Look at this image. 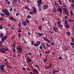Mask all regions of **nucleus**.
I'll list each match as a JSON object with an SVG mask.
<instances>
[{
  "mask_svg": "<svg viewBox=\"0 0 74 74\" xmlns=\"http://www.w3.org/2000/svg\"><path fill=\"white\" fill-rule=\"evenodd\" d=\"M5 3L7 4H8V5H10L11 3L9 1L7 0H5Z\"/></svg>",
  "mask_w": 74,
  "mask_h": 74,
  "instance_id": "nucleus-10",
  "label": "nucleus"
},
{
  "mask_svg": "<svg viewBox=\"0 0 74 74\" xmlns=\"http://www.w3.org/2000/svg\"><path fill=\"white\" fill-rule=\"evenodd\" d=\"M3 20H4V19H3V18H0V21H3Z\"/></svg>",
  "mask_w": 74,
  "mask_h": 74,
  "instance_id": "nucleus-55",
  "label": "nucleus"
},
{
  "mask_svg": "<svg viewBox=\"0 0 74 74\" xmlns=\"http://www.w3.org/2000/svg\"><path fill=\"white\" fill-rule=\"evenodd\" d=\"M49 33H51V34H53V32H52V31H49Z\"/></svg>",
  "mask_w": 74,
  "mask_h": 74,
  "instance_id": "nucleus-54",
  "label": "nucleus"
},
{
  "mask_svg": "<svg viewBox=\"0 0 74 74\" xmlns=\"http://www.w3.org/2000/svg\"><path fill=\"white\" fill-rule=\"evenodd\" d=\"M70 44L71 45V46H74V43L73 42H71L70 43Z\"/></svg>",
  "mask_w": 74,
  "mask_h": 74,
  "instance_id": "nucleus-23",
  "label": "nucleus"
},
{
  "mask_svg": "<svg viewBox=\"0 0 74 74\" xmlns=\"http://www.w3.org/2000/svg\"><path fill=\"white\" fill-rule=\"evenodd\" d=\"M8 50V49L5 48V49L4 50V51H7Z\"/></svg>",
  "mask_w": 74,
  "mask_h": 74,
  "instance_id": "nucleus-46",
  "label": "nucleus"
},
{
  "mask_svg": "<svg viewBox=\"0 0 74 74\" xmlns=\"http://www.w3.org/2000/svg\"><path fill=\"white\" fill-rule=\"evenodd\" d=\"M7 67H8V68H10V69H12V67H11V66H9V65H7Z\"/></svg>",
  "mask_w": 74,
  "mask_h": 74,
  "instance_id": "nucleus-34",
  "label": "nucleus"
},
{
  "mask_svg": "<svg viewBox=\"0 0 74 74\" xmlns=\"http://www.w3.org/2000/svg\"><path fill=\"white\" fill-rule=\"evenodd\" d=\"M71 38L72 39V42H74V38H73V37H71Z\"/></svg>",
  "mask_w": 74,
  "mask_h": 74,
  "instance_id": "nucleus-40",
  "label": "nucleus"
},
{
  "mask_svg": "<svg viewBox=\"0 0 74 74\" xmlns=\"http://www.w3.org/2000/svg\"><path fill=\"white\" fill-rule=\"evenodd\" d=\"M59 58L60 60L62 59V58L61 56L59 57Z\"/></svg>",
  "mask_w": 74,
  "mask_h": 74,
  "instance_id": "nucleus-61",
  "label": "nucleus"
},
{
  "mask_svg": "<svg viewBox=\"0 0 74 74\" xmlns=\"http://www.w3.org/2000/svg\"><path fill=\"white\" fill-rule=\"evenodd\" d=\"M58 26H59V28H62L63 27V25H62L61 24H59Z\"/></svg>",
  "mask_w": 74,
  "mask_h": 74,
  "instance_id": "nucleus-24",
  "label": "nucleus"
},
{
  "mask_svg": "<svg viewBox=\"0 0 74 74\" xmlns=\"http://www.w3.org/2000/svg\"><path fill=\"white\" fill-rule=\"evenodd\" d=\"M34 45V42L33 41H32L31 42V45Z\"/></svg>",
  "mask_w": 74,
  "mask_h": 74,
  "instance_id": "nucleus-50",
  "label": "nucleus"
},
{
  "mask_svg": "<svg viewBox=\"0 0 74 74\" xmlns=\"http://www.w3.org/2000/svg\"><path fill=\"white\" fill-rule=\"evenodd\" d=\"M6 36H7V34H6L5 35V36H4L3 37V36H4V34H3L2 33H1L0 34V37H1V38H1V40L2 42H5V40H6V38H8V37Z\"/></svg>",
  "mask_w": 74,
  "mask_h": 74,
  "instance_id": "nucleus-1",
  "label": "nucleus"
},
{
  "mask_svg": "<svg viewBox=\"0 0 74 74\" xmlns=\"http://www.w3.org/2000/svg\"><path fill=\"white\" fill-rule=\"evenodd\" d=\"M27 62H28V63H29V62H32V60L29 57L27 58Z\"/></svg>",
  "mask_w": 74,
  "mask_h": 74,
  "instance_id": "nucleus-12",
  "label": "nucleus"
},
{
  "mask_svg": "<svg viewBox=\"0 0 74 74\" xmlns=\"http://www.w3.org/2000/svg\"><path fill=\"white\" fill-rule=\"evenodd\" d=\"M18 49H19V51H21V52H22V48H21L20 47H19L18 48Z\"/></svg>",
  "mask_w": 74,
  "mask_h": 74,
  "instance_id": "nucleus-29",
  "label": "nucleus"
},
{
  "mask_svg": "<svg viewBox=\"0 0 74 74\" xmlns=\"http://www.w3.org/2000/svg\"><path fill=\"white\" fill-rule=\"evenodd\" d=\"M42 26H39L38 27V29L39 30H41L42 29Z\"/></svg>",
  "mask_w": 74,
  "mask_h": 74,
  "instance_id": "nucleus-16",
  "label": "nucleus"
},
{
  "mask_svg": "<svg viewBox=\"0 0 74 74\" xmlns=\"http://www.w3.org/2000/svg\"><path fill=\"white\" fill-rule=\"evenodd\" d=\"M52 28L53 29V30H54V32H55L56 33L58 32V28H57V27H52Z\"/></svg>",
  "mask_w": 74,
  "mask_h": 74,
  "instance_id": "nucleus-8",
  "label": "nucleus"
},
{
  "mask_svg": "<svg viewBox=\"0 0 74 74\" xmlns=\"http://www.w3.org/2000/svg\"><path fill=\"white\" fill-rule=\"evenodd\" d=\"M43 39L45 41H48V39H46V38H43Z\"/></svg>",
  "mask_w": 74,
  "mask_h": 74,
  "instance_id": "nucleus-32",
  "label": "nucleus"
},
{
  "mask_svg": "<svg viewBox=\"0 0 74 74\" xmlns=\"http://www.w3.org/2000/svg\"><path fill=\"white\" fill-rule=\"evenodd\" d=\"M2 12L3 13L5 14V15H10V13L8 12V10L7 9H2Z\"/></svg>",
  "mask_w": 74,
  "mask_h": 74,
  "instance_id": "nucleus-2",
  "label": "nucleus"
},
{
  "mask_svg": "<svg viewBox=\"0 0 74 74\" xmlns=\"http://www.w3.org/2000/svg\"><path fill=\"white\" fill-rule=\"evenodd\" d=\"M47 61V59H45L43 60V62H46Z\"/></svg>",
  "mask_w": 74,
  "mask_h": 74,
  "instance_id": "nucleus-48",
  "label": "nucleus"
},
{
  "mask_svg": "<svg viewBox=\"0 0 74 74\" xmlns=\"http://www.w3.org/2000/svg\"><path fill=\"white\" fill-rule=\"evenodd\" d=\"M37 3L38 4V6H40L41 4H42V1H37Z\"/></svg>",
  "mask_w": 74,
  "mask_h": 74,
  "instance_id": "nucleus-9",
  "label": "nucleus"
},
{
  "mask_svg": "<svg viewBox=\"0 0 74 74\" xmlns=\"http://www.w3.org/2000/svg\"><path fill=\"white\" fill-rule=\"evenodd\" d=\"M71 7H74V4H72L71 5Z\"/></svg>",
  "mask_w": 74,
  "mask_h": 74,
  "instance_id": "nucleus-58",
  "label": "nucleus"
},
{
  "mask_svg": "<svg viewBox=\"0 0 74 74\" xmlns=\"http://www.w3.org/2000/svg\"><path fill=\"white\" fill-rule=\"evenodd\" d=\"M3 26H2V25H0V29H2V28H3Z\"/></svg>",
  "mask_w": 74,
  "mask_h": 74,
  "instance_id": "nucleus-63",
  "label": "nucleus"
},
{
  "mask_svg": "<svg viewBox=\"0 0 74 74\" xmlns=\"http://www.w3.org/2000/svg\"><path fill=\"white\" fill-rule=\"evenodd\" d=\"M71 2L73 3H74V0H71Z\"/></svg>",
  "mask_w": 74,
  "mask_h": 74,
  "instance_id": "nucleus-57",
  "label": "nucleus"
},
{
  "mask_svg": "<svg viewBox=\"0 0 74 74\" xmlns=\"http://www.w3.org/2000/svg\"><path fill=\"white\" fill-rule=\"evenodd\" d=\"M25 21L26 22H27V23H29V22H30V21H29V20H28V19H27L25 20Z\"/></svg>",
  "mask_w": 74,
  "mask_h": 74,
  "instance_id": "nucleus-38",
  "label": "nucleus"
},
{
  "mask_svg": "<svg viewBox=\"0 0 74 74\" xmlns=\"http://www.w3.org/2000/svg\"><path fill=\"white\" fill-rule=\"evenodd\" d=\"M57 11L58 12H60V15H62V14L63 12H62V9H61V8H59L58 10Z\"/></svg>",
  "mask_w": 74,
  "mask_h": 74,
  "instance_id": "nucleus-5",
  "label": "nucleus"
},
{
  "mask_svg": "<svg viewBox=\"0 0 74 74\" xmlns=\"http://www.w3.org/2000/svg\"><path fill=\"white\" fill-rule=\"evenodd\" d=\"M22 32V30L20 29H19L18 31V33H21Z\"/></svg>",
  "mask_w": 74,
  "mask_h": 74,
  "instance_id": "nucleus-28",
  "label": "nucleus"
},
{
  "mask_svg": "<svg viewBox=\"0 0 74 74\" xmlns=\"http://www.w3.org/2000/svg\"><path fill=\"white\" fill-rule=\"evenodd\" d=\"M44 29L46 32L48 31V28L47 27L45 28H44Z\"/></svg>",
  "mask_w": 74,
  "mask_h": 74,
  "instance_id": "nucleus-37",
  "label": "nucleus"
},
{
  "mask_svg": "<svg viewBox=\"0 0 74 74\" xmlns=\"http://www.w3.org/2000/svg\"><path fill=\"white\" fill-rule=\"evenodd\" d=\"M36 44L38 45V46H39L40 45V44L41 43V42L40 41H37L36 42Z\"/></svg>",
  "mask_w": 74,
  "mask_h": 74,
  "instance_id": "nucleus-15",
  "label": "nucleus"
},
{
  "mask_svg": "<svg viewBox=\"0 0 74 74\" xmlns=\"http://www.w3.org/2000/svg\"><path fill=\"white\" fill-rule=\"evenodd\" d=\"M42 46H43L44 47H45V44H44V43H42Z\"/></svg>",
  "mask_w": 74,
  "mask_h": 74,
  "instance_id": "nucleus-56",
  "label": "nucleus"
},
{
  "mask_svg": "<svg viewBox=\"0 0 74 74\" xmlns=\"http://www.w3.org/2000/svg\"><path fill=\"white\" fill-rule=\"evenodd\" d=\"M32 9L33 10V11H34V12H35L36 13H37V12H36V8L34 7H33Z\"/></svg>",
  "mask_w": 74,
  "mask_h": 74,
  "instance_id": "nucleus-14",
  "label": "nucleus"
},
{
  "mask_svg": "<svg viewBox=\"0 0 74 74\" xmlns=\"http://www.w3.org/2000/svg\"><path fill=\"white\" fill-rule=\"evenodd\" d=\"M13 47L14 48H15V44H13Z\"/></svg>",
  "mask_w": 74,
  "mask_h": 74,
  "instance_id": "nucleus-59",
  "label": "nucleus"
},
{
  "mask_svg": "<svg viewBox=\"0 0 74 74\" xmlns=\"http://www.w3.org/2000/svg\"><path fill=\"white\" fill-rule=\"evenodd\" d=\"M70 14L71 15H74V14H73V11L71 10L70 11Z\"/></svg>",
  "mask_w": 74,
  "mask_h": 74,
  "instance_id": "nucleus-30",
  "label": "nucleus"
},
{
  "mask_svg": "<svg viewBox=\"0 0 74 74\" xmlns=\"http://www.w3.org/2000/svg\"><path fill=\"white\" fill-rule=\"evenodd\" d=\"M65 25H66L65 27H66L67 28H70V26L69 25V24H68Z\"/></svg>",
  "mask_w": 74,
  "mask_h": 74,
  "instance_id": "nucleus-22",
  "label": "nucleus"
},
{
  "mask_svg": "<svg viewBox=\"0 0 74 74\" xmlns=\"http://www.w3.org/2000/svg\"><path fill=\"white\" fill-rule=\"evenodd\" d=\"M59 72V70L54 71V70H53V74H55L56 73H57L58 72Z\"/></svg>",
  "mask_w": 74,
  "mask_h": 74,
  "instance_id": "nucleus-11",
  "label": "nucleus"
},
{
  "mask_svg": "<svg viewBox=\"0 0 74 74\" xmlns=\"http://www.w3.org/2000/svg\"><path fill=\"white\" fill-rule=\"evenodd\" d=\"M5 66L4 65H1L0 66V68H5Z\"/></svg>",
  "mask_w": 74,
  "mask_h": 74,
  "instance_id": "nucleus-42",
  "label": "nucleus"
},
{
  "mask_svg": "<svg viewBox=\"0 0 74 74\" xmlns=\"http://www.w3.org/2000/svg\"><path fill=\"white\" fill-rule=\"evenodd\" d=\"M39 11H41V8H40V7L39 8Z\"/></svg>",
  "mask_w": 74,
  "mask_h": 74,
  "instance_id": "nucleus-52",
  "label": "nucleus"
},
{
  "mask_svg": "<svg viewBox=\"0 0 74 74\" xmlns=\"http://www.w3.org/2000/svg\"><path fill=\"white\" fill-rule=\"evenodd\" d=\"M63 12L64 14H65L66 15H67L69 14V13H68V11L67 10V8L66 7L64 8V9H63Z\"/></svg>",
  "mask_w": 74,
  "mask_h": 74,
  "instance_id": "nucleus-3",
  "label": "nucleus"
},
{
  "mask_svg": "<svg viewBox=\"0 0 74 74\" xmlns=\"http://www.w3.org/2000/svg\"><path fill=\"white\" fill-rule=\"evenodd\" d=\"M12 49L13 52H15V51L16 50L15 49Z\"/></svg>",
  "mask_w": 74,
  "mask_h": 74,
  "instance_id": "nucleus-41",
  "label": "nucleus"
},
{
  "mask_svg": "<svg viewBox=\"0 0 74 74\" xmlns=\"http://www.w3.org/2000/svg\"><path fill=\"white\" fill-rule=\"evenodd\" d=\"M13 1L14 3H17V1L16 0H13Z\"/></svg>",
  "mask_w": 74,
  "mask_h": 74,
  "instance_id": "nucleus-31",
  "label": "nucleus"
},
{
  "mask_svg": "<svg viewBox=\"0 0 74 74\" xmlns=\"http://www.w3.org/2000/svg\"><path fill=\"white\" fill-rule=\"evenodd\" d=\"M34 71L35 72V73H38V71L36 69H34Z\"/></svg>",
  "mask_w": 74,
  "mask_h": 74,
  "instance_id": "nucleus-20",
  "label": "nucleus"
},
{
  "mask_svg": "<svg viewBox=\"0 0 74 74\" xmlns=\"http://www.w3.org/2000/svg\"><path fill=\"white\" fill-rule=\"evenodd\" d=\"M68 21H67V20H65V22L64 23L65 25H66L67 24H68Z\"/></svg>",
  "mask_w": 74,
  "mask_h": 74,
  "instance_id": "nucleus-25",
  "label": "nucleus"
},
{
  "mask_svg": "<svg viewBox=\"0 0 74 74\" xmlns=\"http://www.w3.org/2000/svg\"><path fill=\"white\" fill-rule=\"evenodd\" d=\"M25 9H26L28 10H29V7H28L26 5H25Z\"/></svg>",
  "mask_w": 74,
  "mask_h": 74,
  "instance_id": "nucleus-17",
  "label": "nucleus"
},
{
  "mask_svg": "<svg viewBox=\"0 0 74 74\" xmlns=\"http://www.w3.org/2000/svg\"><path fill=\"white\" fill-rule=\"evenodd\" d=\"M34 47H38V45H37V43H34Z\"/></svg>",
  "mask_w": 74,
  "mask_h": 74,
  "instance_id": "nucleus-27",
  "label": "nucleus"
},
{
  "mask_svg": "<svg viewBox=\"0 0 74 74\" xmlns=\"http://www.w3.org/2000/svg\"><path fill=\"white\" fill-rule=\"evenodd\" d=\"M28 34L29 36H30V35H31V34H30V33L29 32L28 33Z\"/></svg>",
  "mask_w": 74,
  "mask_h": 74,
  "instance_id": "nucleus-64",
  "label": "nucleus"
},
{
  "mask_svg": "<svg viewBox=\"0 0 74 74\" xmlns=\"http://www.w3.org/2000/svg\"><path fill=\"white\" fill-rule=\"evenodd\" d=\"M50 67V65H49V66H48L45 68V69H49V68Z\"/></svg>",
  "mask_w": 74,
  "mask_h": 74,
  "instance_id": "nucleus-21",
  "label": "nucleus"
},
{
  "mask_svg": "<svg viewBox=\"0 0 74 74\" xmlns=\"http://www.w3.org/2000/svg\"><path fill=\"white\" fill-rule=\"evenodd\" d=\"M0 14L1 15V16H5V14H3V13H1Z\"/></svg>",
  "mask_w": 74,
  "mask_h": 74,
  "instance_id": "nucleus-26",
  "label": "nucleus"
},
{
  "mask_svg": "<svg viewBox=\"0 0 74 74\" xmlns=\"http://www.w3.org/2000/svg\"><path fill=\"white\" fill-rule=\"evenodd\" d=\"M55 5H58L59 6V5H58V4L56 2H55Z\"/></svg>",
  "mask_w": 74,
  "mask_h": 74,
  "instance_id": "nucleus-47",
  "label": "nucleus"
},
{
  "mask_svg": "<svg viewBox=\"0 0 74 74\" xmlns=\"http://www.w3.org/2000/svg\"><path fill=\"white\" fill-rule=\"evenodd\" d=\"M29 73L30 74H35L34 73H32V72L31 71Z\"/></svg>",
  "mask_w": 74,
  "mask_h": 74,
  "instance_id": "nucleus-60",
  "label": "nucleus"
},
{
  "mask_svg": "<svg viewBox=\"0 0 74 74\" xmlns=\"http://www.w3.org/2000/svg\"><path fill=\"white\" fill-rule=\"evenodd\" d=\"M21 23H22V25H23L24 26H26V25H27V23H26V21H22Z\"/></svg>",
  "mask_w": 74,
  "mask_h": 74,
  "instance_id": "nucleus-6",
  "label": "nucleus"
},
{
  "mask_svg": "<svg viewBox=\"0 0 74 74\" xmlns=\"http://www.w3.org/2000/svg\"><path fill=\"white\" fill-rule=\"evenodd\" d=\"M11 29L12 30H14V27L12 26L11 27Z\"/></svg>",
  "mask_w": 74,
  "mask_h": 74,
  "instance_id": "nucleus-53",
  "label": "nucleus"
},
{
  "mask_svg": "<svg viewBox=\"0 0 74 74\" xmlns=\"http://www.w3.org/2000/svg\"><path fill=\"white\" fill-rule=\"evenodd\" d=\"M18 26L19 27H21V23H18Z\"/></svg>",
  "mask_w": 74,
  "mask_h": 74,
  "instance_id": "nucleus-39",
  "label": "nucleus"
},
{
  "mask_svg": "<svg viewBox=\"0 0 74 74\" xmlns=\"http://www.w3.org/2000/svg\"><path fill=\"white\" fill-rule=\"evenodd\" d=\"M39 48L40 49H42V46H40L39 47Z\"/></svg>",
  "mask_w": 74,
  "mask_h": 74,
  "instance_id": "nucleus-49",
  "label": "nucleus"
},
{
  "mask_svg": "<svg viewBox=\"0 0 74 74\" xmlns=\"http://www.w3.org/2000/svg\"><path fill=\"white\" fill-rule=\"evenodd\" d=\"M41 19L42 20V22H45V19L44 18H42Z\"/></svg>",
  "mask_w": 74,
  "mask_h": 74,
  "instance_id": "nucleus-33",
  "label": "nucleus"
},
{
  "mask_svg": "<svg viewBox=\"0 0 74 74\" xmlns=\"http://www.w3.org/2000/svg\"><path fill=\"white\" fill-rule=\"evenodd\" d=\"M70 22H74V20H73L72 19H70Z\"/></svg>",
  "mask_w": 74,
  "mask_h": 74,
  "instance_id": "nucleus-35",
  "label": "nucleus"
},
{
  "mask_svg": "<svg viewBox=\"0 0 74 74\" xmlns=\"http://www.w3.org/2000/svg\"><path fill=\"white\" fill-rule=\"evenodd\" d=\"M53 11H54V12H57V10H56L55 9H54L53 10Z\"/></svg>",
  "mask_w": 74,
  "mask_h": 74,
  "instance_id": "nucleus-51",
  "label": "nucleus"
},
{
  "mask_svg": "<svg viewBox=\"0 0 74 74\" xmlns=\"http://www.w3.org/2000/svg\"><path fill=\"white\" fill-rule=\"evenodd\" d=\"M66 34L68 35V36H70L71 35V34H70V32H66Z\"/></svg>",
  "mask_w": 74,
  "mask_h": 74,
  "instance_id": "nucleus-18",
  "label": "nucleus"
},
{
  "mask_svg": "<svg viewBox=\"0 0 74 74\" xmlns=\"http://www.w3.org/2000/svg\"><path fill=\"white\" fill-rule=\"evenodd\" d=\"M21 33H20L18 34V37H19V38H21Z\"/></svg>",
  "mask_w": 74,
  "mask_h": 74,
  "instance_id": "nucleus-45",
  "label": "nucleus"
},
{
  "mask_svg": "<svg viewBox=\"0 0 74 74\" xmlns=\"http://www.w3.org/2000/svg\"><path fill=\"white\" fill-rule=\"evenodd\" d=\"M46 45L47 46H48V47H50V45H48V44H47Z\"/></svg>",
  "mask_w": 74,
  "mask_h": 74,
  "instance_id": "nucleus-62",
  "label": "nucleus"
},
{
  "mask_svg": "<svg viewBox=\"0 0 74 74\" xmlns=\"http://www.w3.org/2000/svg\"><path fill=\"white\" fill-rule=\"evenodd\" d=\"M3 68L4 67H0L1 70V71H4V68Z\"/></svg>",
  "mask_w": 74,
  "mask_h": 74,
  "instance_id": "nucleus-36",
  "label": "nucleus"
},
{
  "mask_svg": "<svg viewBox=\"0 0 74 74\" xmlns=\"http://www.w3.org/2000/svg\"><path fill=\"white\" fill-rule=\"evenodd\" d=\"M32 18V16L30 15H28L27 16V18Z\"/></svg>",
  "mask_w": 74,
  "mask_h": 74,
  "instance_id": "nucleus-44",
  "label": "nucleus"
},
{
  "mask_svg": "<svg viewBox=\"0 0 74 74\" xmlns=\"http://www.w3.org/2000/svg\"><path fill=\"white\" fill-rule=\"evenodd\" d=\"M61 0H58V2L60 5H62V3L61 2Z\"/></svg>",
  "mask_w": 74,
  "mask_h": 74,
  "instance_id": "nucleus-19",
  "label": "nucleus"
},
{
  "mask_svg": "<svg viewBox=\"0 0 74 74\" xmlns=\"http://www.w3.org/2000/svg\"><path fill=\"white\" fill-rule=\"evenodd\" d=\"M43 8L44 10H46L48 8V6L47 5H44L43 6Z\"/></svg>",
  "mask_w": 74,
  "mask_h": 74,
  "instance_id": "nucleus-7",
  "label": "nucleus"
},
{
  "mask_svg": "<svg viewBox=\"0 0 74 74\" xmlns=\"http://www.w3.org/2000/svg\"><path fill=\"white\" fill-rule=\"evenodd\" d=\"M35 34H37L38 37H40L41 36H44V34L43 33H42V34H41L40 33H37V32H35Z\"/></svg>",
  "mask_w": 74,
  "mask_h": 74,
  "instance_id": "nucleus-4",
  "label": "nucleus"
},
{
  "mask_svg": "<svg viewBox=\"0 0 74 74\" xmlns=\"http://www.w3.org/2000/svg\"><path fill=\"white\" fill-rule=\"evenodd\" d=\"M58 25H60V23H61V22H60V21H58Z\"/></svg>",
  "mask_w": 74,
  "mask_h": 74,
  "instance_id": "nucleus-43",
  "label": "nucleus"
},
{
  "mask_svg": "<svg viewBox=\"0 0 74 74\" xmlns=\"http://www.w3.org/2000/svg\"><path fill=\"white\" fill-rule=\"evenodd\" d=\"M10 20H13V21H16V20L12 16H11L10 17Z\"/></svg>",
  "mask_w": 74,
  "mask_h": 74,
  "instance_id": "nucleus-13",
  "label": "nucleus"
}]
</instances>
